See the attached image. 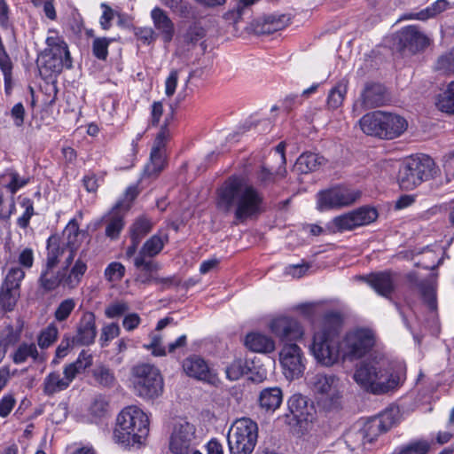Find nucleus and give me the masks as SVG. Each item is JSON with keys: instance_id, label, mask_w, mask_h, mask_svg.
Returning <instances> with one entry per match:
<instances>
[{"instance_id": "13d9d810", "label": "nucleus", "mask_w": 454, "mask_h": 454, "mask_svg": "<svg viewBox=\"0 0 454 454\" xmlns=\"http://www.w3.org/2000/svg\"><path fill=\"white\" fill-rule=\"evenodd\" d=\"M125 273V267L117 262H111L105 270V277L110 282L121 280Z\"/></svg>"}, {"instance_id": "bf43d9fd", "label": "nucleus", "mask_w": 454, "mask_h": 454, "mask_svg": "<svg viewBox=\"0 0 454 454\" xmlns=\"http://www.w3.org/2000/svg\"><path fill=\"white\" fill-rule=\"evenodd\" d=\"M21 206L25 208V211L22 215L18 218L17 224L22 229H26L29 224L31 217L35 214L33 201L28 198H25L21 202Z\"/></svg>"}, {"instance_id": "dca6fc26", "label": "nucleus", "mask_w": 454, "mask_h": 454, "mask_svg": "<svg viewBox=\"0 0 454 454\" xmlns=\"http://www.w3.org/2000/svg\"><path fill=\"white\" fill-rule=\"evenodd\" d=\"M168 242L167 235H153L142 246L138 254L133 260L134 266L144 265L148 270H160V264L153 260V257L159 254Z\"/></svg>"}, {"instance_id": "8fccbe9b", "label": "nucleus", "mask_w": 454, "mask_h": 454, "mask_svg": "<svg viewBox=\"0 0 454 454\" xmlns=\"http://www.w3.org/2000/svg\"><path fill=\"white\" fill-rule=\"evenodd\" d=\"M430 445L426 440L409 442L400 448L398 454H427Z\"/></svg>"}, {"instance_id": "9d476101", "label": "nucleus", "mask_w": 454, "mask_h": 454, "mask_svg": "<svg viewBox=\"0 0 454 454\" xmlns=\"http://www.w3.org/2000/svg\"><path fill=\"white\" fill-rule=\"evenodd\" d=\"M200 443L196 434L195 426L188 421H179L174 425L169 437V450L173 454H189L191 450Z\"/></svg>"}, {"instance_id": "6ab92c4d", "label": "nucleus", "mask_w": 454, "mask_h": 454, "mask_svg": "<svg viewBox=\"0 0 454 454\" xmlns=\"http://www.w3.org/2000/svg\"><path fill=\"white\" fill-rule=\"evenodd\" d=\"M270 328L283 341L296 340L303 334L299 322L291 317H284L273 320Z\"/></svg>"}, {"instance_id": "2eb2a0df", "label": "nucleus", "mask_w": 454, "mask_h": 454, "mask_svg": "<svg viewBox=\"0 0 454 454\" xmlns=\"http://www.w3.org/2000/svg\"><path fill=\"white\" fill-rule=\"evenodd\" d=\"M280 364L284 374L287 379L293 380L300 377L305 369L304 357L301 348L294 343H286L279 354Z\"/></svg>"}, {"instance_id": "79ce46f5", "label": "nucleus", "mask_w": 454, "mask_h": 454, "mask_svg": "<svg viewBox=\"0 0 454 454\" xmlns=\"http://www.w3.org/2000/svg\"><path fill=\"white\" fill-rule=\"evenodd\" d=\"M449 5V3L447 0H437L434 3H433L430 6L427 8L413 14H410L409 16L405 17L406 19H416L420 20H425L429 18H432L443 11L447 9Z\"/></svg>"}, {"instance_id": "680f3d73", "label": "nucleus", "mask_w": 454, "mask_h": 454, "mask_svg": "<svg viewBox=\"0 0 454 454\" xmlns=\"http://www.w3.org/2000/svg\"><path fill=\"white\" fill-rule=\"evenodd\" d=\"M113 39H108L106 37H98L95 38L92 43V52L95 57H106L108 51V46Z\"/></svg>"}, {"instance_id": "20e7f679", "label": "nucleus", "mask_w": 454, "mask_h": 454, "mask_svg": "<svg viewBox=\"0 0 454 454\" xmlns=\"http://www.w3.org/2000/svg\"><path fill=\"white\" fill-rule=\"evenodd\" d=\"M395 423V411L387 410L376 417L368 419L357 431L347 435V443L352 446V450L366 449V444H372L381 434L387 432Z\"/></svg>"}, {"instance_id": "bb28decb", "label": "nucleus", "mask_w": 454, "mask_h": 454, "mask_svg": "<svg viewBox=\"0 0 454 454\" xmlns=\"http://www.w3.org/2000/svg\"><path fill=\"white\" fill-rule=\"evenodd\" d=\"M102 223L106 226L105 234L107 238L111 239L119 238L124 227L123 215L120 213V209L114 207L102 218Z\"/></svg>"}, {"instance_id": "864d4df0", "label": "nucleus", "mask_w": 454, "mask_h": 454, "mask_svg": "<svg viewBox=\"0 0 454 454\" xmlns=\"http://www.w3.org/2000/svg\"><path fill=\"white\" fill-rule=\"evenodd\" d=\"M0 69L4 74L5 93L10 95L12 89V63L11 59H0Z\"/></svg>"}, {"instance_id": "09e8293b", "label": "nucleus", "mask_w": 454, "mask_h": 454, "mask_svg": "<svg viewBox=\"0 0 454 454\" xmlns=\"http://www.w3.org/2000/svg\"><path fill=\"white\" fill-rule=\"evenodd\" d=\"M24 278H25V271L22 269H20L19 267L12 268L8 271V273L2 284V286L13 288V289H16L17 291H20V282L22 281V279Z\"/></svg>"}, {"instance_id": "a19ab883", "label": "nucleus", "mask_w": 454, "mask_h": 454, "mask_svg": "<svg viewBox=\"0 0 454 454\" xmlns=\"http://www.w3.org/2000/svg\"><path fill=\"white\" fill-rule=\"evenodd\" d=\"M92 376L96 382L103 387H113L116 382L113 370L103 364L93 369Z\"/></svg>"}, {"instance_id": "052dcab7", "label": "nucleus", "mask_w": 454, "mask_h": 454, "mask_svg": "<svg viewBox=\"0 0 454 454\" xmlns=\"http://www.w3.org/2000/svg\"><path fill=\"white\" fill-rule=\"evenodd\" d=\"M129 307L125 301H115L109 304L105 309V315L108 318H115L122 316Z\"/></svg>"}, {"instance_id": "a18cd8bd", "label": "nucleus", "mask_w": 454, "mask_h": 454, "mask_svg": "<svg viewBox=\"0 0 454 454\" xmlns=\"http://www.w3.org/2000/svg\"><path fill=\"white\" fill-rule=\"evenodd\" d=\"M68 268H67V270ZM87 270V264L81 259H78L74 265L70 270L69 273L67 271L66 275V285L68 287H75L81 281L82 277Z\"/></svg>"}, {"instance_id": "b1692460", "label": "nucleus", "mask_w": 454, "mask_h": 454, "mask_svg": "<svg viewBox=\"0 0 454 454\" xmlns=\"http://www.w3.org/2000/svg\"><path fill=\"white\" fill-rule=\"evenodd\" d=\"M184 371L190 377L200 380L210 381L212 379L211 371L206 361L199 356L186 358L183 364Z\"/></svg>"}, {"instance_id": "aec40b11", "label": "nucleus", "mask_w": 454, "mask_h": 454, "mask_svg": "<svg viewBox=\"0 0 454 454\" xmlns=\"http://www.w3.org/2000/svg\"><path fill=\"white\" fill-rule=\"evenodd\" d=\"M360 98L362 106L367 109L381 106L388 100L386 88L378 82L365 83Z\"/></svg>"}, {"instance_id": "473e14b6", "label": "nucleus", "mask_w": 454, "mask_h": 454, "mask_svg": "<svg viewBox=\"0 0 454 454\" xmlns=\"http://www.w3.org/2000/svg\"><path fill=\"white\" fill-rule=\"evenodd\" d=\"M28 358L34 362L40 360L39 352L34 342H21L12 355L14 364H20L25 363Z\"/></svg>"}, {"instance_id": "de8ad7c7", "label": "nucleus", "mask_w": 454, "mask_h": 454, "mask_svg": "<svg viewBox=\"0 0 454 454\" xmlns=\"http://www.w3.org/2000/svg\"><path fill=\"white\" fill-rule=\"evenodd\" d=\"M58 333L57 326L53 324L49 325L37 336L38 346L43 349L49 348L57 340Z\"/></svg>"}, {"instance_id": "0e129e2a", "label": "nucleus", "mask_w": 454, "mask_h": 454, "mask_svg": "<svg viewBox=\"0 0 454 454\" xmlns=\"http://www.w3.org/2000/svg\"><path fill=\"white\" fill-rule=\"evenodd\" d=\"M198 66L190 72L188 79L202 78L207 74L212 68V62L208 59H204L202 62L198 61Z\"/></svg>"}, {"instance_id": "69168bd1", "label": "nucleus", "mask_w": 454, "mask_h": 454, "mask_svg": "<svg viewBox=\"0 0 454 454\" xmlns=\"http://www.w3.org/2000/svg\"><path fill=\"white\" fill-rule=\"evenodd\" d=\"M25 107L22 103L15 104L11 109L10 115L13 120V123L17 128L23 126L25 120Z\"/></svg>"}, {"instance_id": "c85d7f7f", "label": "nucleus", "mask_w": 454, "mask_h": 454, "mask_svg": "<svg viewBox=\"0 0 454 454\" xmlns=\"http://www.w3.org/2000/svg\"><path fill=\"white\" fill-rule=\"evenodd\" d=\"M369 285L380 295L387 297L394 291V282L389 272H379L367 278Z\"/></svg>"}, {"instance_id": "4be33fe9", "label": "nucleus", "mask_w": 454, "mask_h": 454, "mask_svg": "<svg viewBox=\"0 0 454 454\" xmlns=\"http://www.w3.org/2000/svg\"><path fill=\"white\" fill-rule=\"evenodd\" d=\"M407 121L395 114L383 112L381 138L394 139L407 129Z\"/></svg>"}, {"instance_id": "c756f323", "label": "nucleus", "mask_w": 454, "mask_h": 454, "mask_svg": "<svg viewBox=\"0 0 454 454\" xmlns=\"http://www.w3.org/2000/svg\"><path fill=\"white\" fill-rule=\"evenodd\" d=\"M64 235L67 237V249L69 254L66 259L67 266H70L74 261V253L79 247L78 238L80 236L79 226L76 220L72 219L67 225Z\"/></svg>"}, {"instance_id": "f257e3e1", "label": "nucleus", "mask_w": 454, "mask_h": 454, "mask_svg": "<svg viewBox=\"0 0 454 454\" xmlns=\"http://www.w3.org/2000/svg\"><path fill=\"white\" fill-rule=\"evenodd\" d=\"M263 202V194L240 176L228 177L217 190V207L224 213L233 210L235 224L257 218Z\"/></svg>"}, {"instance_id": "5701e85b", "label": "nucleus", "mask_w": 454, "mask_h": 454, "mask_svg": "<svg viewBox=\"0 0 454 454\" xmlns=\"http://www.w3.org/2000/svg\"><path fill=\"white\" fill-rule=\"evenodd\" d=\"M151 17L155 29L161 35L164 43L172 41L175 35V25L167 12L159 7L153 9Z\"/></svg>"}, {"instance_id": "f704fd0d", "label": "nucleus", "mask_w": 454, "mask_h": 454, "mask_svg": "<svg viewBox=\"0 0 454 454\" xmlns=\"http://www.w3.org/2000/svg\"><path fill=\"white\" fill-rule=\"evenodd\" d=\"M348 82L342 79L329 91L327 97V106L329 109H337L340 107L348 91Z\"/></svg>"}, {"instance_id": "6e6d98bb", "label": "nucleus", "mask_w": 454, "mask_h": 454, "mask_svg": "<svg viewBox=\"0 0 454 454\" xmlns=\"http://www.w3.org/2000/svg\"><path fill=\"white\" fill-rule=\"evenodd\" d=\"M120 327L116 323H111L105 325L101 330L99 342L101 347H106L108 342L120 334Z\"/></svg>"}, {"instance_id": "f3484780", "label": "nucleus", "mask_w": 454, "mask_h": 454, "mask_svg": "<svg viewBox=\"0 0 454 454\" xmlns=\"http://www.w3.org/2000/svg\"><path fill=\"white\" fill-rule=\"evenodd\" d=\"M67 264L62 268L45 264L38 278V288L43 294L57 290L61 284L66 285Z\"/></svg>"}, {"instance_id": "e2e57ef3", "label": "nucleus", "mask_w": 454, "mask_h": 454, "mask_svg": "<svg viewBox=\"0 0 454 454\" xmlns=\"http://www.w3.org/2000/svg\"><path fill=\"white\" fill-rule=\"evenodd\" d=\"M147 350H152V354L155 356H162L166 355V349L161 346V336L153 334L151 342L144 345Z\"/></svg>"}, {"instance_id": "4468645a", "label": "nucleus", "mask_w": 454, "mask_h": 454, "mask_svg": "<svg viewBox=\"0 0 454 454\" xmlns=\"http://www.w3.org/2000/svg\"><path fill=\"white\" fill-rule=\"evenodd\" d=\"M378 217L376 209L362 207L347 214L336 216L333 223L339 231H351L355 228L367 225Z\"/></svg>"}, {"instance_id": "39448f33", "label": "nucleus", "mask_w": 454, "mask_h": 454, "mask_svg": "<svg viewBox=\"0 0 454 454\" xmlns=\"http://www.w3.org/2000/svg\"><path fill=\"white\" fill-rule=\"evenodd\" d=\"M437 172L434 160L427 155L408 159L399 168L398 184L401 189L411 191Z\"/></svg>"}, {"instance_id": "2f4dec72", "label": "nucleus", "mask_w": 454, "mask_h": 454, "mask_svg": "<svg viewBox=\"0 0 454 454\" xmlns=\"http://www.w3.org/2000/svg\"><path fill=\"white\" fill-rule=\"evenodd\" d=\"M166 159L164 150L152 148L150 162L145 165L144 174L148 177H156L165 168Z\"/></svg>"}, {"instance_id": "49530a36", "label": "nucleus", "mask_w": 454, "mask_h": 454, "mask_svg": "<svg viewBox=\"0 0 454 454\" xmlns=\"http://www.w3.org/2000/svg\"><path fill=\"white\" fill-rule=\"evenodd\" d=\"M47 258L46 263L50 266H58L59 258L64 253L65 248L59 247L56 237H50L47 241Z\"/></svg>"}, {"instance_id": "ddd939ff", "label": "nucleus", "mask_w": 454, "mask_h": 454, "mask_svg": "<svg viewBox=\"0 0 454 454\" xmlns=\"http://www.w3.org/2000/svg\"><path fill=\"white\" fill-rule=\"evenodd\" d=\"M338 381L339 379L336 376L323 373H317L309 380L317 402L325 408L333 407L339 398Z\"/></svg>"}, {"instance_id": "3c124183", "label": "nucleus", "mask_w": 454, "mask_h": 454, "mask_svg": "<svg viewBox=\"0 0 454 454\" xmlns=\"http://www.w3.org/2000/svg\"><path fill=\"white\" fill-rule=\"evenodd\" d=\"M162 3L174 13L178 14L182 18H188L191 15L192 7L184 0H162Z\"/></svg>"}, {"instance_id": "a878e982", "label": "nucleus", "mask_w": 454, "mask_h": 454, "mask_svg": "<svg viewBox=\"0 0 454 454\" xmlns=\"http://www.w3.org/2000/svg\"><path fill=\"white\" fill-rule=\"evenodd\" d=\"M407 279L411 288H416L421 294L424 301L431 310L436 309V296L433 284L428 280H419L415 273H409Z\"/></svg>"}, {"instance_id": "393cba45", "label": "nucleus", "mask_w": 454, "mask_h": 454, "mask_svg": "<svg viewBox=\"0 0 454 454\" xmlns=\"http://www.w3.org/2000/svg\"><path fill=\"white\" fill-rule=\"evenodd\" d=\"M283 402V391L278 387H265L259 393L258 404L267 412H274Z\"/></svg>"}, {"instance_id": "e433bc0d", "label": "nucleus", "mask_w": 454, "mask_h": 454, "mask_svg": "<svg viewBox=\"0 0 454 454\" xmlns=\"http://www.w3.org/2000/svg\"><path fill=\"white\" fill-rule=\"evenodd\" d=\"M36 66L45 78L61 73L64 67L63 59H36Z\"/></svg>"}, {"instance_id": "c9c22d12", "label": "nucleus", "mask_w": 454, "mask_h": 454, "mask_svg": "<svg viewBox=\"0 0 454 454\" xmlns=\"http://www.w3.org/2000/svg\"><path fill=\"white\" fill-rule=\"evenodd\" d=\"M325 158L317 153H302L296 161V167L301 173L315 171L325 162Z\"/></svg>"}, {"instance_id": "603ef678", "label": "nucleus", "mask_w": 454, "mask_h": 454, "mask_svg": "<svg viewBox=\"0 0 454 454\" xmlns=\"http://www.w3.org/2000/svg\"><path fill=\"white\" fill-rule=\"evenodd\" d=\"M205 35V29L199 24L194 23L189 27L186 33L184 35V41L187 45L195 46Z\"/></svg>"}, {"instance_id": "a211bd4d", "label": "nucleus", "mask_w": 454, "mask_h": 454, "mask_svg": "<svg viewBox=\"0 0 454 454\" xmlns=\"http://www.w3.org/2000/svg\"><path fill=\"white\" fill-rule=\"evenodd\" d=\"M97 336L96 317L94 313L86 311L82 314L76 325V333L73 336L77 345L90 346L94 343Z\"/></svg>"}, {"instance_id": "ea45409f", "label": "nucleus", "mask_w": 454, "mask_h": 454, "mask_svg": "<svg viewBox=\"0 0 454 454\" xmlns=\"http://www.w3.org/2000/svg\"><path fill=\"white\" fill-rule=\"evenodd\" d=\"M152 229L153 223L151 220L145 216L138 217L129 228L130 239H135L136 242H141Z\"/></svg>"}, {"instance_id": "7c9ffc66", "label": "nucleus", "mask_w": 454, "mask_h": 454, "mask_svg": "<svg viewBox=\"0 0 454 454\" xmlns=\"http://www.w3.org/2000/svg\"><path fill=\"white\" fill-rule=\"evenodd\" d=\"M245 345L250 350L260 353H270L274 350V341L261 333H252L247 335Z\"/></svg>"}, {"instance_id": "423d86ee", "label": "nucleus", "mask_w": 454, "mask_h": 454, "mask_svg": "<svg viewBox=\"0 0 454 454\" xmlns=\"http://www.w3.org/2000/svg\"><path fill=\"white\" fill-rule=\"evenodd\" d=\"M130 382L134 393L144 399L159 397L163 391V379L158 368L139 364L131 368Z\"/></svg>"}, {"instance_id": "72a5a7b5", "label": "nucleus", "mask_w": 454, "mask_h": 454, "mask_svg": "<svg viewBox=\"0 0 454 454\" xmlns=\"http://www.w3.org/2000/svg\"><path fill=\"white\" fill-rule=\"evenodd\" d=\"M43 386V393L48 396H51L54 394L63 391L69 387L67 381L66 382L59 372H52L49 373L44 378Z\"/></svg>"}, {"instance_id": "f03ea898", "label": "nucleus", "mask_w": 454, "mask_h": 454, "mask_svg": "<svg viewBox=\"0 0 454 454\" xmlns=\"http://www.w3.org/2000/svg\"><path fill=\"white\" fill-rule=\"evenodd\" d=\"M353 380L364 391L373 395H383L397 388L401 384L400 375L395 372L389 361L375 355L357 363Z\"/></svg>"}, {"instance_id": "9b49d317", "label": "nucleus", "mask_w": 454, "mask_h": 454, "mask_svg": "<svg viewBox=\"0 0 454 454\" xmlns=\"http://www.w3.org/2000/svg\"><path fill=\"white\" fill-rule=\"evenodd\" d=\"M375 344L373 333L368 329H356L347 333L344 339L343 356L348 360L362 358Z\"/></svg>"}, {"instance_id": "5fc2aeb1", "label": "nucleus", "mask_w": 454, "mask_h": 454, "mask_svg": "<svg viewBox=\"0 0 454 454\" xmlns=\"http://www.w3.org/2000/svg\"><path fill=\"white\" fill-rule=\"evenodd\" d=\"M75 307V301L72 298L62 301L55 310V318L59 321H65L70 316Z\"/></svg>"}, {"instance_id": "1a4fd4ad", "label": "nucleus", "mask_w": 454, "mask_h": 454, "mask_svg": "<svg viewBox=\"0 0 454 454\" xmlns=\"http://www.w3.org/2000/svg\"><path fill=\"white\" fill-rule=\"evenodd\" d=\"M393 41L394 48L403 55L421 53L431 43L430 38L414 25L402 27L395 34Z\"/></svg>"}, {"instance_id": "4d7b16f0", "label": "nucleus", "mask_w": 454, "mask_h": 454, "mask_svg": "<svg viewBox=\"0 0 454 454\" xmlns=\"http://www.w3.org/2000/svg\"><path fill=\"white\" fill-rule=\"evenodd\" d=\"M139 272L136 275L135 281L141 285H149L156 282V272L159 270H148L144 265L135 266Z\"/></svg>"}, {"instance_id": "774afa93", "label": "nucleus", "mask_w": 454, "mask_h": 454, "mask_svg": "<svg viewBox=\"0 0 454 454\" xmlns=\"http://www.w3.org/2000/svg\"><path fill=\"white\" fill-rule=\"evenodd\" d=\"M443 168L446 181L450 182L454 178V152H450L443 156Z\"/></svg>"}, {"instance_id": "4c0bfd02", "label": "nucleus", "mask_w": 454, "mask_h": 454, "mask_svg": "<svg viewBox=\"0 0 454 454\" xmlns=\"http://www.w3.org/2000/svg\"><path fill=\"white\" fill-rule=\"evenodd\" d=\"M437 108L449 114H454V82H450L447 88L438 95Z\"/></svg>"}, {"instance_id": "37998d69", "label": "nucleus", "mask_w": 454, "mask_h": 454, "mask_svg": "<svg viewBox=\"0 0 454 454\" xmlns=\"http://www.w3.org/2000/svg\"><path fill=\"white\" fill-rule=\"evenodd\" d=\"M47 50L51 57H70L68 46L60 36H49L46 39Z\"/></svg>"}, {"instance_id": "6e6552de", "label": "nucleus", "mask_w": 454, "mask_h": 454, "mask_svg": "<svg viewBox=\"0 0 454 454\" xmlns=\"http://www.w3.org/2000/svg\"><path fill=\"white\" fill-rule=\"evenodd\" d=\"M337 331L324 326L314 333L310 350L316 360L323 365L331 366L337 363L340 356V347Z\"/></svg>"}, {"instance_id": "cd10ccee", "label": "nucleus", "mask_w": 454, "mask_h": 454, "mask_svg": "<svg viewBox=\"0 0 454 454\" xmlns=\"http://www.w3.org/2000/svg\"><path fill=\"white\" fill-rule=\"evenodd\" d=\"M382 116V111H374L364 115L359 121L360 128L364 133L381 138Z\"/></svg>"}, {"instance_id": "58836bf2", "label": "nucleus", "mask_w": 454, "mask_h": 454, "mask_svg": "<svg viewBox=\"0 0 454 454\" xmlns=\"http://www.w3.org/2000/svg\"><path fill=\"white\" fill-rule=\"evenodd\" d=\"M289 20L290 18L285 14L279 16L270 15L264 20L259 32L270 35L282 30L289 24Z\"/></svg>"}, {"instance_id": "c03bdc74", "label": "nucleus", "mask_w": 454, "mask_h": 454, "mask_svg": "<svg viewBox=\"0 0 454 454\" xmlns=\"http://www.w3.org/2000/svg\"><path fill=\"white\" fill-rule=\"evenodd\" d=\"M20 291L1 286L0 305L5 311H12L20 298Z\"/></svg>"}, {"instance_id": "0eeeda50", "label": "nucleus", "mask_w": 454, "mask_h": 454, "mask_svg": "<svg viewBox=\"0 0 454 454\" xmlns=\"http://www.w3.org/2000/svg\"><path fill=\"white\" fill-rule=\"evenodd\" d=\"M258 439V426L248 418L237 419L230 427L227 441L231 454H251Z\"/></svg>"}, {"instance_id": "338daca9", "label": "nucleus", "mask_w": 454, "mask_h": 454, "mask_svg": "<svg viewBox=\"0 0 454 454\" xmlns=\"http://www.w3.org/2000/svg\"><path fill=\"white\" fill-rule=\"evenodd\" d=\"M71 364L75 366L78 373H81L92 364V356L87 351L82 350L77 359L74 363H71Z\"/></svg>"}, {"instance_id": "412c9836", "label": "nucleus", "mask_w": 454, "mask_h": 454, "mask_svg": "<svg viewBox=\"0 0 454 454\" xmlns=\"http://www.w3.org/2000/svg\"><path fill=\"white\" fill-rule=\"evenodd\" d=\"M288 410L297 423L313 419L314 407L309 403L306 396L301 394L293 395L287 402Z\"/></svg>"}, {"instance_id": "f8f14e48", "label": "nucleus", "mask_w": 454, "mask_h": 454, "mask_svg": "<svg viewBox=\"0 0 454 454\" xmlns=\"http://www.w3.org/2000/svg\"><path fill=\"white\" fill-rule=\"evenodd\" d=\"M360 192L336 186L317 193V209L320 211L340 208L353 204L360 197Z\"/></svg>"}, {"instance_id": "7ed1b4c3", "label": "nucleus", "mask_w": 454, "mask_h": 454, "mask_svg": "<svg viewBox=\"0 0 454 454\" xmlns=\"http://www.w3.org/2000/svg\"><path fill=\"white\" fill-rule=\"evenodd\" d=\"M149 434L148 416L136 406L123 409L118 415L114 439L123 446L142 444Z\"/></svg>"}]
</instances>
